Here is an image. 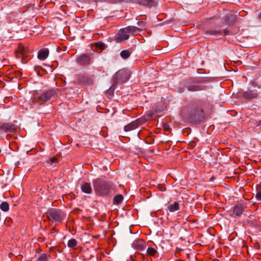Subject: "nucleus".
I'll return each mask as SVG.
<instances>
[{
  "label": "nucleus",
  "mask_w": 261,
  "mask_h": 261,
  "mask_svg": "<svg viewBox=\"0 0 261 261\" xmlns=\"http://www.w3.org/2000/svg\"><path fill=\"white\" fill-rule=\"evenodd\" d=\"M93 185L96 194L99 196H107L116 192V187L112 182L97 178L93 180Z\"/></svg>",
  "instance_id": "f257e3e1"
},
{
  "label": "nucleus",
  "mask_w": 261,
  "mask_h": 261,
  "mask_svg": "<svg viewBox=\"0 0 261 261\" xmlns=\"http://www.w3.org/2000/svg\"><path fill=\"white\" fill-rule=\"evenodd\" d=\"M187 119L191 123L197 124L205 120V115L201 106L194 107L188 110Z\"/></svg>",
  "instance_id": "f03ea898"
},
{
  "label": "nucleus",
  "mask_w": 261,
  "mask_h": 261,
  "mask_svg": "<svg viewBox=\"0 0 261 261\" xmlns=\"http://www.w3.org/2000/svg\"><path fill=\"white\" fill-rule=\"evenodd\" d=\"M56 90L51 89L43 91L41 93L36 92L32 97V102L40 105L44 104L56 95Z\"/></svg>",
  "instance_id": "7ed1b4c3"
},
{
  "label": "nucleus",
  "mask_w": 261,
  "mask_h": 261,
  "mask_svg": "<svg viewBox=\"0 0 261 261\" xmlns=\"http://www.w3.org/2000/svg\"><path fill=\"white\" fill-rule=\"evenodd\" d=\"M48 219L52 223L60 224L62 222L64 215L60 210L51 209L46 213Z\"/></svg>",
  "instance_id": "20e7f679"
},
{
  "label": "nucleus",
  "mask_w": 261,
  "mask_h": 261,
  "mask_svg": "<svg viewBox=\"0 0 261 261\" xmlns=\"http://www.w3.org/2000/svg\"><path fill=\"white\" fill-rule=\"evenodd\" d=\"M130 76V73L128 70L122 69L119 70L115 74L112 81L117 85L119 83H125L129 79Z\"/></svg>",
  "instance_id": "39448f33"
},
{
  "label": "nucleus",
  "mask_w": 261,
  "mask_h": 261,
  "mask_svg": "<svg viewBox=\"0 0 261 261\" xmlns=\"http://www.w3.org/2000/svg\"><path fill=\"white\" fill-rule=\"evenodd\" d=\"M92 60L91 56L88 53L82 54L76 58V63L81 66H87L89 65Z\"/></svg>",
  "instance_id": "423d86ee"
},
{
  "label": "nucleus",
  "mask_w": 261,
  "mask_h": 261,
  "mask_svg": "<svg viewBox=\"0 0 261 261\" xmlns=\"http://www.w3.org/2000/svg\"><path fill=\"white\" fill-rule=\"evenodd\" d=\"M29 49L27 46H24L21 43H19L15 50V55L17 59H20L22 62H23V59L28 56L29 54Z\"/></svg>",
  "instance_id": "0eeeda50"
},
{
  "label": "nucleus",
  "mask_w": 261,
  "mask_h": 261,
  "mask_svg": "<svg viewBox=\"0 0 261 261\" xmlns=\"http://www.w3.org/2000/svg\"><path fill=\"white\" fill-rule=\"evenodd\" d=\"M76 83L82 85H91L93 81L90 76L85 74H79L76 77Z\"/></svg>",
  "instance_id": "6e6552de"
},
{
  "label": "nucleus",
  "mask_w": 261,
  "mask_h": 261,
  "mask_svg": "<svg viewBox=\"0 0 261 261\" xmlns=\"http://www.w3.org/2000/svg\"><path fill=\"white\" fill-rule=\"evenodd\" d=\"M242 96L245 100H251L258 98L259 93L256 90L248 89L242 93Z\"/></svg>",
  "instance_id": "1a4fd4ad"
},
{
  "label": "nucleus",
  "mask_w": 261,
  "mask_h": 261,
  "mask_svg": "<svg viewBox=\"0 0 261 261\" xmlns=\"http://www.w3.org/2000/svg\"><path fill=\"white\" fill-rule=\"evenodd\" d=\"M17 130V126L11 123H5L0 126V133H15Z\"/></svg>",
  "instance_id": "9d476101"
},
{
  "label": "nucleus",
  "mask_w": 261,
  "mask_h": 261,
  "mask_svg": "<svg viewBox=\"0 0 261 261\" xmlns=\"http://www.w3.org/2000/svg\"><path fill=\"white\" fill-rule=\"evenodd\" d=\"M129 35L124 28L121 29L116 36L115 40L117 42L120 43L126 40L129 38Z\"/></svg>",
  "instance_id": "9b49d317"
},
{
  "label": "nucleus",
  "mask_w": 261,
  "mask_h": 261,
  "mask_svg": "<svg viewBox=\"0 0 261 261\" xmlns=\"http://www.w3.org/2000/svg\"><path fill=\"white\" fill-rule=\"evenodd\" d=\"M244 211L243 204L242 203L237 204L233 207L232 210V217H240Z\"/></svg>",
  "instance_id": "f8f14e48"
},
{
  "label": "nucleus",
  "mask_w": 261,
  "mask_h": 261,
  "mask_svg": "<svg viewBox=\"0 0 261 261\" xmlns=\"http://www.w3.org/2000/svg\"><path fill=\"white\" fill-rule=\"evenodd\" d=\"M224 20L226 24L233 25L237 20V16L232 14H227L225 16Z\"/></svg>",
  "instance_id": "ddd939ff"
},
{
  "label": "nucleus",
  "mask_w": 261,
  "mask_h": 261,
  "mask_svg": "<svg viewBox=\"0 0 261 261\" xmlns=\"http://www.w3.org/2000/svg\"><path fill=\"white\" fill-rule=\"evenodd\" d=\"M140 123L139 120H136L135 121H132L130 123L127 125L124 126V130L125 132H129L132 130H134L137 128L139 125Z\"/></svg>",
  "instance_id": "4468645a"
},
{
  "label": "nucleus",
  "mask_w": 261,
  "mask_h": 261,
  "mask_svg": "<svg viewBox=\"0 0 261 261\" xmlns=\"http://www.w3.org/2000/svg\"><path fill=\"white\" fill-rule=\"evenodd\" d=\"M135 249L141 251L145 248V243L143 239H139L135 241L133 244Z\"/></svg>",
  "instance_id": "2eb2a0df"
},
{
  "label": "nucleus",
  "mask_w": 261,
  "mask_h": 261,
  "mask_svg": "<svg viewBox=\"0 0 261 261\" xmlns=\"http://www.w3.org/2000/svg\"><path fill=\"white\" fill-rule=\"evenodd\" d=\"M49 50L47 48L40 49L38 53V58L40 60H45L48 56Z\"/></svg>",
  "instance_id": "dca6fc26"
},
{
  "label": "nucleus",
  "mask_w": 261,
  "mask_h": 261,
  "mask_svg": "<svg viewBox=\"0 0 261 261\" xmlns=\"http://www.w3.org/2000/svg\"><path fill=\"white\" fill-rule=\"evenodd\" d=\"M158 254L159 253L157 249L152 247H149L147 248L146 252V255L147 256L152 257H156L158 256Z\"/></svg>",
  "instance_id": "f3484780"
},
{
  "label": "nucleus",
  "mask_w": 261,
  "mask_h": 261,
  "mask_svg": "<svg viewBox=\"0 0 261 261\" xmlns=\"http://www.w3.org/2000/svg\"><path fill=\"white\" fill-rule=\"evenodd\" d=\"M81 190L82 191L87 194H90L92 193V187L91 184L89 182H84L81 185Z\"/></svg>",
  "instance_id": "a211bd4d"
},
{
  "label": "nucleus",
  "mask_w": 261,
  "mask_h": 261,
  "mask_svg": "<svg viewBox=\"0 0 261 261\" xmlns=\"http://www.w3.org/2000/svg\"><path fill=\"white\" fill-rule=\"evenodd\" d=\"M188 89L190 91H197L205 89V87L202 86H199L196 84H192L188 86Z\"/></svg>",
  "instance_id": "6ab92c4d"
},
{
  "label": "nucleus",
  "mask_w": 261,
  "mask_h": 261,
  "mask_svg": "<svg viewBox=\"0 0 261 261\" xmlns=\"http://www.w3.org/2000/svg\"><path fill=\"white\" fill-rule=\"evenodd\" d=\"M179 209V204L178 202L175 201L173 204L169 205L167 207V210L170 212H174Z\"/></svg>",
  "instance_id": "aec40b11"
},
{
  "label": "nucleus",
  "mask_w": 261,
  "mask_h": 261,
  "mask_svg": "<svg viewBox=\"0 0 261 261\" xmlns=\"http://www.w3.org/2000/svg\"><path fill=\"white\" fill-rule=\"evenodd\" d=\"M124 29H125L127 34L135 33L137 31L141 32L143 30V29L139 28L135 26H128L124 28Z\"/></svg>",
  "instance_id": "412c9836"
},
{
  "label": "nucleus",
  "mask_w": 261,
  "mask_h": 261,
  "mask_svg": "<svg viewBox=\"0 0 261 261\" xmlns=\"http://www.w3.org/2000/svg\"><path fill=\"white\" fill-rule=\"evenodd\" d=\"M124 199V197L122 194H117L115 195L113 198V204L119 205Z\"/></svg>",
  "instance_id": "4be33fe9"
},
{
  "label": "nucleus",
  "mask_w": 261,
  "mask_h": 261,
  "mask_svg": "<svg viewBox=\"0 0 261 261\" xmlns=\"http://www.w3.org/2000/svg\"><path fill=\"white\" fill-rule=\"evenodd\" d=\"M77 245V241L75 239H70L67 243V246L69 248L72 249L73 250L76 249V246Z\"/></svg>",
  "instance_id": "5701e85b"
},
{
  "label": "nucleus",
  "mask_w": 261,
  "mask_h": 261,
  "mask_svg": "<svg viewBox=\"0 0 261 261\" xmlns=\"http://www.w3.org/2000/svg\"><path fill=\"white\" fill-rule=\"evenodd\" d=\"M112 85L106 91V93L108 94L110 96H112L114 95V91L116 88L117 84L112 81Z\"/></svg>",
  "instance_id": "b1692460"
},
{
  "label": "nucleus",
  "mask_w": 261,
  "mask_h": 261,
  "mask_svg": "<svg viewBox=\"0 0 261 261\" xmlns=\"http://www.w3.org/2000/svg\"><path fill=\"white\" fill-rule=\"evenodd\" d=\"M50 257V255L49 253L42 254L36 260V261H48Z\"/></svg>",
  "instance_id": "393cba45"
},
{
  "label": "nucleus",
  "mask_w": 261,
  "mask_h": 261,
  "mask_svg": "<svg viewBox=\"0 0 261 261\" xmlns=\"http://www.w3.org/2000/svg\"><path fill=\"white\" fill-rule=\"evenodd\" d=\"M94 46L101 50H104L107 47V45L101 42H95Z\"/></svg>",
  "instance_id": "a878e982"
},
{
  "label": "nucleus",
  "mask_w": 261,
  "mask_h": 261,
  "mask_svg": "<svg viewBox=\"0 0 261 261\" xmlns=\"http://www.w3.org/2000/svg\"><path fill=\"white\" fill-rule=\"evenodd\" d=\"M0 208L4 212H8L9 210V204L7 202H3L0 205Z\"/></svg>",
  "instance_id": "bb28decb"
},
{
  "label": "nucleus",
  "mask_w": 261,
  "mask_h": 261,
  "mask_svg": "<svg viewBox=\"0 0 261 261\" xmlns=\"http://www.w3.org/2000/svg\"><path fill=\"white\" fill-rule=\"evenodd\" d=\"M130 55V52L128 50H123L120 53V56L123 59H126Z\"/></svg>",
  "instance_id": "cd10ccee"
},
{
  "label": "nucleus",
  "mask_w": 261,
  "mask_h": 261,
  "mask_svg": "<svg viewBox=\"0 0 261 261\" xmlns=\"http://www.w3.org/2000/svg\"><path fill=\"white\" fill-rule=\"evenodd\" d=\"M206 33L210 35H221L222 32L221 31H216V30H208L206 31Z\"/></svg>",
  "instance_id": "c85d7f7f"
},
{
  "label": "nucleus",
  "mask_w": 261,
  "mask_h": 261,
  "mask_svg": "<svg viewBox=\"0 0 261 261\" xmlns=\"http://www.w3.org/2000/svg\"><path fill=\"white\" fill-rule=\"evenodd\" d=\"M13 223V220L10 217H7L4 221V224L6 226H10Z\"/></svg>",
  "instance_id": "c756f323"
},
{
  "label": "nucleus",
  "mask_w": 261,
  "mask_h": 261,
  "mask_svg": "<svg viewBox=\"0 0 261 261\" xmlns=\"http://www.w3.org/2000/svg\"><path fill=\"white\" fill-rule=\"evenodd\" d=\"M196 145V143L195 141H191L188 143V148L190 149H192L195 147Z\"/></svg>",
  "instance_id": "7c9ffc66"
},
{
  "label": "nucleus",
  "mask_w": 261,
  "mask_h": 261,
  "mask_svg": "<svg viewBox=\"0 0 261 261\" xmlns=\"http://www.w3.org/2000/svg\"><path fill=\"white\" fill-rule=\"evenodd\" d=\"M250 85L254 87H257L258 89H261V85L258 84L256 82L251 81L249 83Z\"/></svg>",
  "instance_id": "2f4dec72"
},
{
  "label": "nucleus",
  "mask_w": 261,
  "mask_h": 261,
  "mask_svg": "<svg viewBox=\"0 0 261 261\" xmlns=\"http://www.w3.org/2000/svg\"><path fill=\"white\" fill-rule=\"evenodd\" d=\"M146 5L149 7H152L155 6V3L152 0H148L146 2Z\"/></svg>",
  "instance_id": "473e14b6"
},
{
  "label": "nucleus",
  "mask_w": 261,
  "mask_h": 261,
  "mask_svg": "<svg viewBox=\"0 0 261 261\" xmlns=\"http://www.w3.org/2000/svg\"><path fill=\"white\" fill-rule=\"evenodd\" d=\"M182 251V249H180V248H177L176 249V251H175V256L176 257V258H178L180 256V252Z\"/></svg>",
  "instance_id": "72a5a7b5"
},
{
  "label": "nucleus",
  "mask_w": 261,
  "mask_h": 261,
  "mask_svg": "<svg viewBox=\"0 0 261 261\" xmlns=\"http://www.w3.org/2000/svg\"><path fill=\"white\" fill-rule=\"evenodd\" d=\"M158 187V189L161 191H162V192L165 191L166 190V188L164 185H159Z\"/></svg>",
  "instance_id": "f704fd0d"
},
{
  "label": "nucleus",
  "mask_w": 261,
  "mask_h": 261,
  "mask_svg": "<svg viewBox=\"0 0 261 261\" xmlns=\"http://www.w3.org/2000/svg\"><path fill=\"white\" fill-rule=\"evenodd\" d=\"M57 161L58 159L55 156L51 157L49 159V162H50L51 164L55 163L57 162Z\"/></svg>",
  "instance_id": "c9c22d12"
},
{
  "label": "nucleus",
  "mask_w": 261,
  "mask_h": 261,
  "mask_svg": "<svg viewBox=\"0 0 261 261\" xmlns=\"http://www.w3.org/2000/svg\"><path fill=\"white\" fill-rule=\"evenodd\" d=\"M145 24V23L144 22V21H143V19H139V21H138L137 22V24L139 25V26H141V27H143L144 25V24Z\"/></svg>",
  "instance_id": "e433bc0d"
},
{
  "label": "nucleus",
  "mask_w": 261,
  "mask_h": 261,
  "mask_svg": "<svg viewBox=\"0 0 261 261\" xmlns=\"http://www.w3.org/2000/svg\"><path fill=\"white\" fill-rule=\"evenodd\" d=\"M255 198L258 200H261V191L257 192Z\"/></svg>",
  "instance_id": "4c0bfd02"
},
{
  "label": "nucleus",
  "mask_w": 261,
  "mask_h": 261,
  "mask_svg": "<svg viewBox=\"0 0 261 261\" xmlns=\"http://www.w3.org/2000/svg\"><path fill=\"white\" fill-rule=\"evenodd\" d=\"M223 32L225 35H227L229 34V31L227 29H225Z\"/></svg>",
  "instance_id": "58836bf2"
},
{
  "label": "nucleus",
  "mask_w": 261,
  "mask_h": 261,
  "mask_svg": "<svg viewBox=\"0 0 261 261\" xmlns=\"http://www.w3.org/2000/svg\"><path fill=\"white\" fill-rule=\"evenodd\" d=\"M41 251H42V250H41V249H40V248L36 249V250H35V252H36V253H40Z\"/></svg>",
  "instance_id": "ea45409f"
},
{
  "label": "nucleus",
  "mask_w": 261,
  "mask_h": 261,
  "mask_svg": "<svg viewBox=\"0 0 261 261\" xmlns=\"http://www.w3.org/2000/svg\"><path fill=\"white\" fill-rule=\"evenodd\" d=\"M257 18L261 20V12L258 15Z\"/></svg>",
  "instance_id": "a19ab883"
},
{
  "label": "nucleus",
  "mask_w": 261,
  "mask_h": 261,
  "mask_svg": "<svg viewBox=\"0 0 261 261\" xmlns=\"http://www.w3.org/2000/svg\"><path fill=\"white\" fill-rule=\"evenodd\" d=\"M54 250V247H50V249H49V252H51Z\"/></svg>",
  "instance_id": "79ce46f5"
},
{
  "label": "nucleus",
  "mask_w": 261,
  "mask_h": 261,
  "mask_svg": "<svg viewBox=\"0 0 261 261\" xmlns=\"http://www.w3.org/2000/svg\"><path fill=\"white\" fill-rule=\"evenodd\" d=\"M148 34L149 35H151V31H149V32H148Z\"/></svg>",
  "instance_id": "37998d69"
},
{
  "label": "nucleus",
  "mask_w": 261,
  "mask_h": 261,
  "mask_svg": "<svg viewBox=\"0 0 261 261\" xmlns=\"http://www.w3.org/2000/svg\"><path fill=\"white\" fill-rule=\"evenodd\" d=\"M259 189L261 190V182H260L259 185H258Z\"/></svg>",
  "instance_id": "c03bdc74"
}]
</instances>
